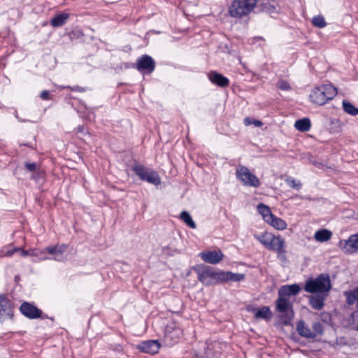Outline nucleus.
<instances>
[{"label":"nucleus","instance_id":"nucleus-1","mask_svg":"<svg viewBox=\"0 0 358 358\" xmlns=\"http://www.w3.org/2000/svg\"><path fill=\"white\" fill-rule=\"evenodd\" d=\"M259 0H232L228 6L230 17L241 19L248 17L258 4Z\"/></svg>","mask_w":358,"mask_h":358},{"label":"nucleus","instance_id":"nucleus-2","mask_svg":"<svg viewBox=\"0 0 358 358\" xmlns=\"http://www.w3.org/2000/svg\"><path fill=\"white\" fill-rule=\"evenodd\" d=\"M194 271L197 275L198 280L204 285L221 283V271L204 264L197 265L194 267Z\"/></svg>","mask_w":358,"mask_h":358},{"label":"nucleus","instance_id":"nucleus-3","mask_svg":"<svg viewBox=\"0 0 358 358\" xmlns=\"http://www.w3.org/2000/svg\"><path fill=\"white\" fill-rule=\"evenodd\" d=\"M331 288L329 274L322 273L315 279H310L306 282L304 290L306 292L314 294H327Z\"/></svg>","mask_w":358,"mask_h":358},{"label":"nucleus","instance_id":"nucleus-4","mask_svg":"<svg viewBox=\"0 0 358 358\" xmlns=\"http://www.w3.org/2000/svg\"><path fill=\"white\" fill-rule=\"evenodd\" d=\"M336 94V88L331 84H327L313 89L309 96L313 103L322 106L331 100Z\"/></svg>","mask_w":358,"mask_h":358},{"label":"nucleus","instance_id":"nucleus-5","mask_svg":"<svg viewBox=\"0 0 358 358\" xmlns=\"http://www.w3.org/2000/svg\"><path fill=\"white\" fill-rule=\"evenodd\" d=\"M275 306L281 322L285 325H289L294 316L292 304L287 299L279 296L275 301Z\"/></svg>","mask_w":358,"mask_h":358},{"label":"nucleus","instance_id":"nucleus-6","mask_svg":"<svg viewBox=\"0 0 358 358\" xmlns=\"http://www.w3.org/2000/svg\"><path fill=\"white\" fill-rule=\"evenodd\" d=\"M132 170L142 180H145L155 185H158L161 183L159 174L152 169L143 165L137 164L133 166Z\"/></svg>","mask_w":358,"mask_h":358},{"label":"nucleus","instance_id":"nucleus-7","mask_svg":"<svg viewBox=\"0 0 358 358\" xmlns=\"http://www.w3.org/2000/svg\"><path fill=\"white\" fill-rule=\"evenodd\" d=\"M236 178L243 183V185L248 187H258L260 186V181L258 178L252 173L248 167L245 166H239L236 171Z\"/></svg>","mask_w":358,"mask_h":358},{"label":"nucleus","instance_id":"nucleus-8","mask_svg":"<svg viewBox=\"0 0 358 358\" xmlns=\"http://www.w3.org/2000/svg\"><path fill=\"white\" fill-rule=\"evenodd\" d=\"M67 246L64 244L57 245L55 246H50L45 248L43 250L41 251V255H45V252H48L49 254L53 255V257H48L45 256L41 257V259H53L57 262H62L65 259V256L64 252L66 250Z\"/></svg>","mask_w":358,"mask_h":358},{"label":"nucleus","instance_id":"nucleus-9","mask_svg":"<svg viewBox=\"0 0 358 358\" xmlns=\"http://www.w3.org/2000/svg\"><path fill=\"white\" fill-rule=\"evenodd\" d=\"M338 247L346 255H352L358 252V233L352 234L346 240H341Z\"/></svg>","mask_w":358,"mask_h":358},{"label":"nucleus","instance_id":"nucleus-10","mask_svg":"<svg viewBox=\"0 0 358 358\" xmlns=\"http://www.w3.org/2000/svg\"><path fill=\"white\" fill-rule=\"evenodd\" d=\"M136 69L140 72L151 73L155 69V62L150 56L144 55L138 58Z\"/></svg>","mask_w":358,"mask_h":358},{"label":"nucleus","instance_id":"nucleus-11","mask_svg":"<svg viewBox=\"0 0 358 358\" xmlns=\"http://www.w3.org/2000/svg\"><path fill=\"white\" fill-rule=\"evenodd\" d=\"M20 310L22 314L29 319L39 318L42 314V311L40 309L28 302L22 303Z\"/></svg>","mask_w":358,"mask_h":358},{"label":"nucleus","instance_id":"nucleus-12","mask_svg":"<svg viewBox=\"0 0 358 358\" xmlns=\"http://www.w3.org/2000/svg\"><path fill=\"white\" fill-rule=\"evenodd\" d=\"M13 315L10 301L4 296L0 295V322Z\"/></svg>","mask_w":358,"mask_h":358},{"label":"nucleus","instance_id":"nucleus-13","mask_svg":"<svg viewBox=\"0 0 358 358\" xmlns=\"http://www.w3.org/2000/svg\"><path fill=\"white\" fill-rule=\"evenodd\" d=\"M200 256L205 262L211 264H216L222 261L224 255L220 250H213L201 252Z\"/></svg>","mask_w":358,"mask_h":358},{"label":"nucleus","instance_id":"nucleus-14","mask_svg":"<svg viewBox=\"0 0 358 358\" xmlns=\"http://www.w3.org/2000/svg\"><path fill=\"white\" fill-rule=\"evenodd\" d=\"M160 346L157 341L149 340L141 343L138 345V349L145 353L155 354L159 351Z\"/></svg>","mask_w":358,"mask_h":358},{"label":"nucleus","instance_id":"nucleus-15","mask_svg":"<svg viewBox=\"0 0 358 358\" xmlns=\"http://www.w3.org/2000/svg\"><path fill=\"white\" fill-rule=\"evenodd\" d=\"M300 291L301 287L298 284L283 285L278 290V296L284 298L296 296Z\"/></svg>","mask_w":358,"mask_h":358},{"label":"nucleus","instance_id":"nucleus-16","mask_svg":"<svg viewBox=\"0 0 358 358\" xmlns=\"http://www.w3.org/2000/svg\"><path fill=\"white\" fill-rule=\"evenodd\" d=\"M208 78L212 83L221 87H227L229 84V80L227 77L216 71H210Z\"/></svg>","mask_w":358,"mask_h":358},{"label":"nucleus","instance_id":"nucleus-17","mask_svg":"<svg viewBox=\"0 0 358 358\" xmlns=\"http://www.w3.org/2000/svg\"><path fill=\"white\" fill-rule=\"evenodd\" d=\"M315 294L309 296V303L313 309L320 310L324 306V301L327 294Z\"/></svg>","mask_w":358,"mask_h":358},{"label":"nucleus","instance_id":"nucleus-18","mask_svg":"<svg viewBox=\"0 0 358 358\" xmlns=\"http://www.w3.org/2000/svg\"><path fill=\"white\" fill-rule=\"evenodd\" d=\"M296 330L299 334L304 338H314L316 337V334L313 333L303 320L298 322L296 324Z\"/></svg>","mask_w":358,"mask_h":358},{"label":"nucleus","instance_id":"nucleus-19","mask_svg":"<svg viewBox=\"0 0 358 358\" xmlns=\"http://www.w3.org/2000/svg\"><path fill=\"white\" fill-rule=\"evenodd\" d=\"M285 247V241L284 238L280 236H275L273 234L271 238L270 239L269 244L267 246V249L275 252Z\"/></svg>","mask_w":358,"mask_h":358},{"label":"nucleus","instance_id":"nucleus-20","mask_svg":"<svg viewBox=\"0 0 358 358\" xmlns=\"http://www.w3.org/2000/svg\"><path fill=\"white\" fill-rule=\"evenodd\" d=\"M259 6L262 11L269 14L278 12L277 3L274 0H262Z\"/></svg>","mask_w":358,"mask_h":358},{"label":"nucleus","instance_id":"nucleus-21","mask_svg":"<svg viewBox=\"0 0 358 358\" xmlns=\"http://www.w3.org/2000/svg\"><path fill=\"white\" fill-rule=\"evenodd\" d=\"M221 283L228 281L239 282L244 279V275L241 273H234L231 271H221Z\"/></svg>","mask_w":358,"mask_h":358},{"label":"nucleus","instance_id":"nucleus-22","mask_svg":"<svg viewBox=\"0 0 358 358\" xmlns=\"http://www.w3.org/2000/svg\"><path fill=\"white\" fill-rule=\"evenodd\" d=\"M69 17V15L66 13H60L56 15L50 20V24L53 27H60L63 26Z\"/></svg>","mask_w":358,"mask_h":358},{"label":"nucleus","instance_id":"nucleus-23","mask_svg":"<svg viewBox=\"0 0 358 358\" xmlns=\"http://www.w3.org/2000/svg\"><path fill=\"white\" fill-rule=\"evenodd\" d=\"M267 223L278 230H283L287 227L286 222L274 215H272Z\"/></svg>","mask_w":358,"mask_h":358},{"label":"nucleus","instance_id":"nucleus-24","mask_svg":"<svg viewBox=\"0 0 358 358\" xmlns=\"http://www.w3.org/2000/svg\"><path fill=\"white\" fill-rule=\"evenodd\" d=\"M344 296L346 299V303L352 306L358 302V286L352 290L345 291Z\"/></svg>","mask_w":358,"mask_h":358},{"label":"nucleus","instance_id":"nucleus-25","mask_svg":"<svg viewBox=\"0 0 358 358\" xmlns=\"http://www.w3.org/2000/svg\"><path fill=\"white\" fill-rule=\"evenodd\" d=\"M294 127L299 131H308L311 127L310 120L308 118L299 119L295 122Z\"/></svg>","mask_w":358,"mask_h":358},{"label":"nucleus","instance_id":"nucleus-26","mask_svg":"<svg viewBox=\"0 0 358 358\" xmlns=\"http://www.w3.org/2000/svg\"><path fill=\"white\" fill-rule=\"evenodd\" d=\"M257 211L262 216L263 220L266 222H267L273 215L272 214L270 208L264 203H259L257 205Z\"/></svg>","mask_w":358,"mask_h":358},{"label":"nucleus","instance_id":"nucleus-27","mask_svg":"<svg viewBox=\"0 0 358 358\" xmlns=\"http://www.w3.org/2000/svg\"><path fill=\"white\" fill-rule=\"evenodd\" d=\"M332 236V233L328 229H320L317 230L315 235L314 238L317 241L319 242H325L329 241Z\"/></svg>","mask_w":358,"mask_h":358},{"label":"nucleus","instance_id":"nucleus-28","mask_svg":"<svg viewBox=\"0 0 358 358\" xmlns=\"http://www.w3.org/2000/svg\"><path fill=\"white\" fill-rule=\"evenodd\" d=\"M255 316L257 319H270L271 317V312L268 306H263L255 310Z\"/></svg>","mask_w":358,"mask_h":358},{"label":"nucleus","instance_id":"nucleus-29","mask_svg":"<svg viewBox=\"0 0 358 358\" xmlns=\"http://www.w3.org/2000/svg\"><path fill=\"white\" fill-rule=\"evenodd\" d=\"M343 110L352 116L358 115V108H356L352 103L347 100H343L342 102Z\"/></svg>","mask_w":358,"mask_h":358},{"label":"nucleus","instance_id":"nucleus-30","mask_svg":"<svg viewBox=\"0 0 358 358\" xmlns=\"http://www.w3.org/2000/svg\"><path fill=\"white\" fill-rule=\"evenodd\" d=\"M180 218L189 227L192 229H195L196 227V223L193 221L190 214L188 212L182 211L180 215Z\"/></svg>","mask_w":358,"mask_h":358},{"label":"nucleus","instance_id":"nucleus-31","mask_svg":"<svg viewBox=\"0 0 358 358\" xmlns=\"http://www.w3.org/2000/svg\"><path fill=\"white\" fill-rule=\"evenodd\" d=\"M272 235L273 234L271 233L264 232L260 234L255 235V238L267 248Z\"/></svg>","mask_w":358,"mask_h":358},{"label":"nucleus","instance_id":"nucleus-32","mask_svg":"<svg viewBox=\"0 0 358 358\" xmlns=\"http://www.w3.org/2000/svg\"><path fill=\"white\" fill-rule=\"evenodd\" d=\"M312 24L313 26L318 28H323L327 25L324 17L321 15L313 17L312 19Z\"/></svg>","mask_w":358,"mask_h":358},{"label":"nucleus","instance_id":"nucleus-33","mask_svg":"<svg viewBox=\"0 0 358 358\" xmlns=\"http://www.w3.org/2000/svg\"><path fill=\"white\" fill-rule=\"evenodd\" d=\"M276 87L283 91H289L292 89L289 83L284 80H280L276 84Z\"/></svg>","mask_w":358,"mask_h":358},{"label":"nucleus","instance_id":"nucleus-34","mask_svg":"<svg viewBox=\"0 0 358 358\" xmlns=\"http://www.w3.org/2000/svg\"><path fill=\"white\" fill-rule=\"evenodd\" d=\"M287 183L289 187L295 189H299L301 187V183L299 180H296L294 178L287 180Z\"/></svg>","mask_w":358,"mask_h":358},{"label":"nucleus","instance_id":"nucleus-35","mask_svg":"<svg viewBox=\"0 0 358 358\" xmlns=\"http://www.w3.org/2000/svg\"><path fill=\"white\" fill-rule=\"evenodd\" d=\"M313 333H315L316 334V336L317 335H321L323 333V327H322V324L317 322H315L313 325Z\"/></svg>","mask_w":358,"mask_h":358},{"label":"nucleus","instance_id":"nucleus-36","mask_svg":"<svg viewBox=\"0 0 358 358\" xmlns=\"http://www.w3.org/2000/svg\"><path fill=\"white\" fill-rule=\"evenodd\" d=\"M277 253V257L282 262H285L287 261V257H286V250L285 248H282V249H280L279 250L275 251Z\"/></svg>","mask_w":358,"mask_h":358},{"label":"nucleus","instance_id":"nucleus-37","mask_svg":"<svg viewBox=\"0 0 358 358\" xmlns=\"http://www.w3.org/2000/svg\"><path fill=\"white\" fill-rule=\"evenodd\" d=\"M17 251H20V253H21V255L23 256V257H27L29 255H32V256H38L39 254H41V251L38 250H34L31 251V253L29 254V252L27 250H22V249H20L18 250Z\"/></svg>","mask_w":358,"mask_h":358},{"label":"nucleus","instance_id":"nucleus-38","mask_svg":"<svg viewBox=\"0 0 358 358\" xmlns=\"http://www.w3.org/2000/svg\"><path fill=\"white\" fill-rule=\"evenodd\" d=\"M25 167L28 171L34 172L36 169V164L34 162L25 163Z\"/></svg>","mask_w":358,"mask_h":358},{"label":"nucleus","instance_id":"nucleus-39","mask_svg":"<svg viewBox=\"0 0 358 358\" xmlns=\"http://www.w3.org/2000/svg\"><path fill=\"white\" fill-rule=\"evenodd\" d=\"M40 97L43 100H49V99H50V93H49V92L48 90L42 91L41 93Z\"/></svg>","mask_w":358,"mask_h":358},{"label":"nucleus","instance_id":"nucleus-40","mask_svg":"<svg viewBox=\"0 0 358 358\" xmlns=\"http://www.w3.org/2000/svg\"><path fill=\"white\" fill-rule=\"evenodd\" d=\"M60 88H62V89H71V90L73 91H78V92H83L84 90L83 88L79 87V86H75L73 87H71L70 86H62V87H60Z\"/></svg>","mask_w":358,"mask_h":358},{"label":"nucleus","instance_id":"nucleus-41","mask_svg":"<svg viewBox=\"0 0 358 358\" xmlns=\"http://www.w3.org/2000/svg\"><path fill=\"white\" fill-rule=\"evenodd\" d=\"M18 250H20V248H14L12 250L7 251L6 256L10 257L14 254L15 252L17 251Z\"/></svg>","mask_w":358,"mask_h":358},{"label":"nucleus","instance_id":"nucleus-42","mask_svg":"<svg viewBox=\"0 0 358 358\" xmlns=\"http://www.w3.org/2000/svg\"><path fill=\"white\" fill-rule=\"evenodd\" d=\"M252 123L257 127H260L262 125V122L259 120H254Z\"/></svg>","mask_w":358,"mask_h":358},{"label":"nucleus","instance_id":"nucleus-43","mask_svg":"<svg viewBox=\"0 0 358 358\" xmlns=\"http://www.w3.org/2000/svg\"><path fill=\"white\" fill-rule=\"evenodd\" d=\"M252 122H251L250 119L249 117H245L244 119V123L245 125H250L252 124Z\"/></svg>","mask_w":358,"mask_h":358},{"label":"nucleus","instance_id":"nucleus-44","mask_svg":"<svg viewBox=\"0 0 358 358\" xmlns=\"http://www.w3.org/2000/svg\"><path fill=\"white\" fill-rule=\"evenodd\" d=\"M357 329H358V325H357Z\"/></svg>","mask_w":358,"mask_h":358}]
</instances>
